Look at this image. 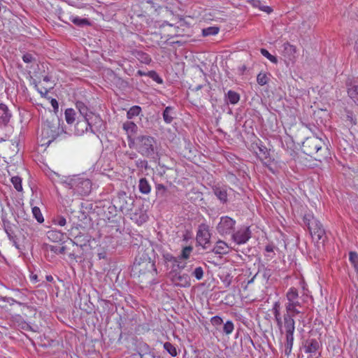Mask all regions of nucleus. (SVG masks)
Here are the masks:
<instances>
[{"label":"nucleus","mask_w":358,"mask_h":358,"mask_svg":"<svg viewBox=\"0 0 358 358\" xmlns=\"http://www.w3.org/2000/svg\"><path fill=\"white\" fill-rule=\"evenodd\" d=\"M302 150L306 155L320 162L328 157V148L321 136H313L306 138L302 143Z\"/></svg>","instance_id":"1"},{"label":"nucleus","mask_w":358,"mask_h":358,"mask_svg":"<svg viewBox=\"0 0 358 358\" xmlns=\"http://www.w3.org/2000/svg\"><path fill=\"white\" fill-rule=\"evenodd\" d=\"M24 71L27 74V78L29 79L30 83L37 87V83H40L42 78V73H45L44 70L40 68L37 55L34 52H26L24 54Z\"/></svg>","instance_id":"2"},{"label":"nucleus","mask_w":358,"mask_h":358,"mask_svg":"<svg viewBox=\"0 0 358 358\" xmlns=\"http://www.w3.org/2000/svg\"><path fill=\"white\" fill-rule=\"evenodd\" d=\"M132 271L139 275L150 273L153 277L157 276L158 274L155 262L152 260L145 252L138 253L135 257L132 266Z\"/></svg>","instance_id":"3"},{"label":"nucleus","mask_w":358,"mask_h":358,"mask_svg":"<svg viewBox=\"0 0 358 358\" xmlns=\"http://www.w3.org/2000/svg\"><path fill=\"white\" fill-rule=\"evenodd\" d=\"M137 152L143 157L155 159L157 155V145L156 139L150 135H140V140L137 141Z\"/></svg>","instance_id":"4"},{"label":"nucleus","mask_w":358,"mask_h":358,"mask_svg":"<svg viewBox=\"0 0 358 358\" xmlns=\"http://www.w3.org/2000/svg\"><path fill=\"white\" fill-rule=\"evenodd\" d=\"M114 206L123 214H129L133 208L134 199L131 195L127 194L125 192L120 191L117 195L113 199Z\"/></svg>","instance_id":"5"},{"label":"nucleus","mask_w":358,"mask_h":358,"mask_svg":"<svg viewBox=\"0 0 358 358\" xmlns=\"http://www.w3.org/2000/svg\"><path fill=\"white\" fill-rule=\"evenodd\" d=\"M69 185L75 194L80 196H87L92 190V182L87 178L77 177L71 179Z\"/></svg>","instance_id":"6"},{"label":"nucleus","mask_w":358,"mask_h":358,"mask_svg":"<svg viewBox=\"0 0 358 358\" xmlns=\"http://www.w3.org/2000/svg\"><path fill=\"white\" fill-rule=\"evenodd\" d=\"M236 220L229 216H222L216 227L219 234L221 236L231 235L234 232L236 225Z\"/></svg>","instance_id":"7"},{"label":"nucleus","mask_w":358,"mask_h":358,"mask_svg":"<svg viewBox=\"0 0 358 358\" xmlns=\"http://www.w3.org/2000/svg\"><path fill=\"white\" fill-rule=\"evenodd\" d=\"M321 343L315 338L307 339L303 343L304 352L309 354L308 358H319L321 356Z\"/></svg>","instance_id":"8"},{"label":"nucleus","mask_w":358,"mask_h":358,"mask_svg":"<svg viewBox=\"0 0 358 358\" xmlns=\"http://www.w3.org/2000/svg\"><path fill=\"white\" fill-rule=\"evenodd\" d=\"M231 240L238 245L245 244L252 236L250 227L241 226L236 231L231 234Z\"/></svg>","instance_id":"9"},{"label":"nucleus","mask_w":358,"mask_h":358,"mask_svg":"<svg viewBox=\"0 0 358 358\" xmlns=\"http://www.w3.org/2000/svg\"><path fill=\"white\" fill-rule=\"evenodd\" d=\"M210 237L209 226L204 223L199 224L196 233L197 243L201 245L203 249H207L208 246L206 245L210 243Z\"/></svg>","instance_id":"10"},{"label":"nucleus","mask_w":358,"mask_h":358,"mask_svg":"<svg viewBox=\"0 0 358 358\" xmlns=\"http://www.w3.org/2000/svg\"><path fill=\"white\" fill-rule=\"evenodd\" d=\"M90 131L94 134L101 133L106 130V126L105 122L99 115L92 113L87 118Z\"/></svg>","instance_id":"11"},{"label":"nucleus","mask_w":358,"mask_h":358,"mask_svg":"<svg viewBox=\"0 0 358 358\" xmlns=\"http://www.w3.org/2000/svg\"><path fill=\"white\" fill-rule=\"evenodd\" d=\"M164 264L168 267L169 263L171 264V271L182 270L185 268V264H182L179 256L174 257L172 254L163 251L162 253Z\"/></svg>","instance_id":"12"},{"label":"nucleus","mask_w":358,"mask_h":358,"mask_svg":"<svg viewBox=\"0 0 358 358\" xmlns=\"http://www.w3.org/2000/svg\"><path fill=\"white\" fill-rule=\"evenodd\" d=\"M180 270L171 271L169 275L171 281L177 286L187 287L190 286V277L187 273H181Z\"/></svg>","instance_id":"13"},{"label":"nucleus","mask_w":358,"mask_h":358,"mask_svg":"<svg viewBox=\"0 0 358 358\" xmlns=\"http://www.w3.org/2000/svg\"><path fill=\"white\" fill-rule=\"evenodd\" d=\"M345 86L349 97L358 105V78H348Z\"/></svg>","instance_id":"14"},{"label":"nucleus","mask_w":358,"mask_h":358,"mask_svg":"<svg viewBox=\"0 0 358 358\" xmlns=\"http://www.w3.org/2000/svg\"><path fill=\"white\" fill-rule=\"evenodd\" d=\"M303 222L307 226L309 232L323 227L321 222L311 214H306L303 217Z\"/></svg>","instance_id":"15"},{"label":"nucleus","mask_w":358,"mask_h":358,"mask_svg":"<svg viewBox=\"0 0 358 358\" xmlns=\"http://www.w3.org/2000/svg\"><path fill=\"white\" fill-rule=\"evenodd\" d=\"M12 117L8 106L3 103L0 104V127L8 125Z\"/></svg>","instance_id":"16"},{"label":"nucleus","mask_w":358,"mask_h":358,"mask_svg":"<svg viewBox=\"0 0 358 358\" xmlns=\"http://www.w3.org/2000/svg\"><path fill=\"white\" fill-rule=\"evenodd\" d=\"M240 99L241 95L238 92L231 90L225 93L224 97V102L227 105H235L239 102Z\"/></svg>","instance_id":"17"},{"label":"nucleus","mask_w":358,"mask_h":358,"mask_svg":"<svg viewBox=\"0 0 358 358\" xmlns=\"http://www.w3.org/2000/svg\"><path fill=\"white\" fill-rule=\"evenodd\" d=\"M90 129L89 122L87 119L78 117V121L75 125V130L78 135H82Z\"/></svg>","instance_id":"18"},{"label":"nucleus","mask_w":358,"mask_h":358,"mask_svg":"<svg viewBox=\"0 0 358 358\" xmlns=\"http://www.w3.org/2000/svg\"><path fill=\"white\" fill-rule=\"evenodd\" d=\"M213 192L221 203H226L228 201V195L225 187L215 186L213 187Z\"/></svg>","instance_id":"19"},{"label":"nucleus","mask_w":358,"mask_h":358,"mask_svg":"<svg viewBox=\"0 0 358 358\" xmlns=\"http://www.w3.org/2000/svg\"><path fill=\"white\" fill-rule=\"evenodd\" d=\"M210 252L217 255H226L229 252V246L224 241L219 240Z\"/></svg>","instance_id":"20"},{"label":"nucleus","mask_w":358,"mask_h":358,"mask_svg":"<svg viewBox=\"0 0 358 358\" xmlns=\"http://www.w3.org/2000/svg\"><path fill=\"white\" fill-rule=\"evenodd\" d=\"M310 234L312 238L315 239L317 243L321 241L322 243H324L327 240L326 232L323 227L311 231Z\"/></svg>","instance_id":"21"},{"label":"nucleus","mask_w":358,"mask_h":358,"mask_svg":"<svg viewBox=\"0 0 358 358\" xmlns=\"http://www.w3.org/2000/svg\"><path fill=\"white\" fill-rule=\"evenodd\" d=\"M283 324L286 334H294L295 329V322L288 315H283Z\"/></svg>","instance_id":"22"},{"label":"nucleus","mask_w":358,"mask_h":358,"mask_svg":"<svg viewBox=\"0 0 358 358\" xmlns=\"http://www.w3.org/2000/svg\"><path fill=\"white\" fill-rule=\"evenodd\" d=\"M259 154L258 157L260 160L264 161L265 164L271 162V157L270 156V150L264 145H260L257 146Z\"/></svg>","instance_id":"23"},{"label":"nucleus","mask_w":358,"mask_h":358,"mask_svg":"<svg viewBox=\"0 0 358 358\" xmlns=\"http://www.w3.org/2000/svg\"><path fill=\"white\" fill-rule=\"evenodd\" d=\"M69 20L72 22L75 25L79 27H85L91 26V22L87 18H81L78 16L71 15L69 17Z\"/></svg>","instance_id":"24"},{"label":"nucleus","mask_w":358,"mask_h":358,"mask_svg":"<svg viewBox=\"0 0 358 358\" xmlns=\"http://www.w3.org/2000/svg\"><path fill=\"white\" fill-rule=\"evenodd\" d=\"M76 106L82 118L87 119L90 117V115L93 113L92 111H90L87 106L83 101H78L76 103Z\"/></svg>","instance_id":"25"},{"label":"nucleus","mask_w":358,"mask_h":358,"mask_svg":"<svg viewBox=\"0 0 358 358\" xmlns=\"http://www.w3.org/2000/svg\"><path fill=\"white\" fill-rule=\"evenodd\" d=\"M173 110H174V108L172 106H166L164 108V110L162 113V117H163L164 121L166 124H171L172 122V121L173 120V119H174L173 115L175 114Z\"/></svg>","instance_id":"26"},{"label":"nucleus","mask_w":358,"mask_h":358,"mask_svg":"<svg viewBox=\"0 0 358 358\" xmlns=\"http://www.w3.org/2000/svg\"><path fill=\"white\" fill-rule=\"evenodd\" d=\"M155 352V349L150 347L145 343H141L138 347V355L140 358L144 357L145 354H152Z\"/></svg>","instance_id":"27"},{"label":"nucleus","mask_w":358,"mask_h":358,"mask_svg":"<svg viewBox=\"0 0 358 358\" xmlns=\"http://www.w3.org/2000/svg\"><path fill=\"white\" fill-rule=\"evenodd\" d=\"M47 127H44L42 129V135H47L48 137H51V140H49L48 144H50L53 140L56 139L58 136V133L55 130L52 129L50 122L46 124Z\"/></svg>","instance_id":"28"},{"label":"nucleus","mask_w":358,"mask_h":358,"mask_svg":"<svg viewBox=\"0 0 358 358\" xmlns=\"http://www.w3.org/2000/svg\"><path fill=\"white\" fill-rule=\"evenodd\" d=\"M155 189H156V196L158 198L166 199L170 194V192L168 190V188L162 184H156Z\"/></svg>","instance_id":"29"},{"label":"nucleus","mask_w":358,"mask_h":358,"mask_svg":"<svg viewBox=\"0 0 358 358\" xmlns=\"http://www.w3.org/2000/svg\"><path fill=\"white\" fill-rule=\"evenodd\" d=\"M138 189L144 194H148L150 192L151 187L145 178H142L139 180Z\"/></svg>","instance_id":"30"},{"label":"nucleus","mask_w":358,"mask_h":358,"mask_svg":"<svg viewBox=\"0 0 358 358\" xmlns=\"http://www.w3.org/2000/svg\"><path fill=\"white\" fill-rule=\"evenodd\" d=\"M65 120L69 124H73L76 119V113L73 108H67L64 113Z\"/></svg>","instance_id":"31"},{"label":"nucleus","mask_w":358,"mask_h":358,"mask_svg":"<svg viewBox=\"0 0 358 358\" xmlns=\"http://www.w3.org/2000/svg\"><path fill=\"white\" fill-rule=\"evenodd\" d=\"M93 210V204L89 201H85L80 203V213L87 217V214Z\"/></svg>","instance_id":"32"},{"label":"nucleus","mask_w":358,"mask_h":358,"mask_svg":"<svg viewBox=\"0 0 358 358\" xmlns=\"http://www.w3.org/2000/svg\"><path fill=\"white\" fill-rule=\"evenodd\" d=\"M286 313L284 315H288L289 317L293 318L298 314L301 313V311L298 308H294L292 305H285Z\"/></svg>","instance_id":"33"},{"label":"nucleus","mask_w":358,"mask_h":358,"mask_svg":"<svg viewBox=\"0 0 358 358\" xmlns=\"http://www.w3.org/2000/svg\"><path fill=\"white\" fill-rule=\"evenodd\" d=\"M220 28L218 27H208L202 29L203 36H214L218 34Z\"/></svg>","instance_id":"34"},{"label":"nucleus","mask_w":358,"mask_h":358,"mask_svg":"<svg viewBox=\"0 0 358 358\" xmlns=\"http://www.w3.org/2000/svg\"><path fill=\"white\" fill-rule=\"evenodd\" d=\"M141 112V108L140 106H134L127 111V117L128 119H133L134 117L138 116Z\"/></svg>","instance_id":"35"},{"label":"nucleus","mask_w":358,"mask_h":358,"mask_svg":"<svg viewBox=\"0 0 358 358\" xmlns=\"http://www.w3.org/2000/svg\"><path fill=\"white\" fill-rule=\"evenodd\" d=\"M123 129L129 134H134L136 132L138 127L133 122H126L123 124Z\"/></svg>","instance_id":"36"},{"label":"nucleus","mask_w":358,"mask_h":358,"mask_svg":"<svg viewBox=\"0 0 358 358\" xmlns=\"http://www.w3.org/2000/svg\"><path fill=\"white\" fill-rule=\"evenodd\" d=\"M349 259L355 271L358 273V254L356 252H350Z\"/></svg>","instance_id":"37"},{"label":"nucleus","mask_w":358,"mask_h":358,"mask_svg":"<svg viewBox=\"0 0 358 358\" xmlns=\"http://www.w3.org/2000/svg\"><path fill=\"white\" fill-rule=\"evenodd\" d=\"M164 349L169 352L172 357L177 356V350L176 347L169 342H166L164 343Z\"/></svg>","instance_id":"38"},{"label":"nucleus","mask_w":358,"mask_h":358,"mask_svg":"<svg viewBox=\"0 0 358 358\" xmlns=\"http://www.w3.org/2000/svg\"><path fill=\"white\" fill-rule=\"evenodd\" d=\"M286 296L288 302H291L295 299H297L299 297L297 289L294 287L290 288L287 292Z\"/></svg>","instance_id":"39"},{"label":"nucleus","mask_w":358,"mask_h":358,"mask_svg":"<svg viewBox=\"0 0 358 358\" xmlns=\"http://www.w3.org/2000/svg\"><path fill=\"white\" fill-rule=\"evenodd\" d=\"M32 214L38 222H39V223L43 222L44 218H43V216L39 208H38L37 206H33L32 207Z\"/></svg>","instance_id":"40"},{"label":"nucleus","mask_w":358,"mask_h":358,"mask_svg":"<svg viewBox=\"0 0 358 358\" xmlns=\"http://www.w3.org/2000/svg\"><path fill=\"white\" fill-rule=\"evenodd\" d=\"M10 181L15 187V189L19 192L22 190V179L20 177L14 176L12 177Z\"/></svg>","instance_id":"41"},{"label":"nucleus","mask_w":358,"mask_h":358,"mask_svg":"<svg viewBox=\"0 0 358 358\" xmlns=\"http://www.w3.org/2000/svg\"><path fill=\"white\" fill-rule=\"evenodd\" d=\"M192 250H193V248L192 246H190V245L185 246L182 250L181 254L179 255V257L181 259H187L189 257L190 254L192 252Z\"/></svg>","instance_id":"42"},{"label":"nucleus","mask_w":358,"mask_h":358,"mask_svg":"<svg viewBox=\"0 0 358 358\" xmlns=\"http://www.w3.org/2000/svg\"><path fill=\"white\" fill-rule=\"evenodd\" d=\"M275 248V246L273 243H268L265 246V251L267 254H266V256L269 257L270 259H273L274 256L275 255V253L274 252V249Z\"/></svg>","instance_id":"43"},{"label":"nucleus","mask_w":358,"mask_h":358,"mask_svg":"<svg viewBox=\"0 0 358 358\" xmlns=\"http://www.w3.org/2000/svg\"><path fill=\"white\" fill-rule=\"evenodd\" d=\"M63 236V234L60 232L56 231H50L48 232V237L49 239L54 242H57L58 241L61 240V237Z\"/></svg>","instance_id":"44"},{"label":"nucleus","mask_w":358,"mask_h":358,"mask_svg":"<svg viewBox=\"0 0 358 358\" xmlns=\"http://www.w3.org/2000/svg\"><path fill=\"white\" fill-rule=\"evenodd\" d=\"M260 52H261V53H262V55L263 56L266 57L272 63H273V64H277L278 63L277 57L273 56V55H272L271 54H270V52L266 49L262 48L260 50Z\"/></svg>","instance_id":"45"},{"label":"nucleus","mask_w":358,"mask_h":358,"mask_svg":"<svg viewBox=\"0 0 358 358\" xmlns=\"http://www.w3.org/2000/svg\"><path fill=\"white\" fill-rule=\"evenodd\" d=\"M147 76L155 82H157L158 84L163 83L162 78L159 76V74L155 71H149L148 72H147Z\"/></svg>","instance_id":"46"},{"label":"nucleus","mask_w":358,"mask_h":358,"mask_svg":"<svg viewBox=\"0 0 358 358\" xmlns=\"http://www.w3.org/2000/svg\"><path fill=\"white\" fill-rule=\"evenodd\" d=\"M269 78L264 73H259L257 76V82L259 85H264L267 84Z\"/></svg>","instance_id":"47"},{"label":"nucleus","mask_w":358,"mask_h":358,"mask_svg":"<svg viewBox=\"0 0 358 358\" xmlns=\"http://www.w3.org/2000/svg\"><path fill=\"white\" fill-rule=\"evenodd\" d=\"M234 323L231 321L229 320L226 323L224 324L223 332L225 334L229 335L232 333V331H234Z\"/></svg>","instance_id":"48"},{"label":"nucleus","mask_w":358,"mask_h":358,"mask_svg":"<svg viewBox=\"0 0 358 358\" xmlns=\"http://www.w3.org/2000/svg\"><path fill=\"white\" fill-rule=\"evenodd\" d=\"M128 144L130 148H134L136 151L138 150L137 141L140 140V135L135 138H132L130 135H128Z\"/></svg>","instance_id":"49"},{"label":"nucleus","mask_w":358,"mask_h":358,"mask_svg":"<svg viewBox=\"0 0 358 358\" xmlns=\"http://www.w3.org/2000/svg\"><path fill=\"white\" fill-rule=\"evenodd\" d=\"M49 250L51 252H52L57 255L64 254L66 252V246L59 247V246H57V245H50Z\"/></svg>","instance_id":"50"},{"label":"nucleus","mask_w":358,"mask_h":358,"mask_svg":"<svg viewBox=\"0 0 358 358\" xmlns=\"http://www.w3.org/2000/svg\"><path fill=\"white\" fill-rule=\"evenodd\" d=\"M192 275L198 280H201L203 277V270L202 267H196L192 272Z\"/></svg>","instance_id":"51"},{"label":"nucleus","mask_w":358,"mask_h":358,"mask_svg":"<svg viewBox=\"0 0 358 358\" xmlns=\"http://www.w3.org/2000/svg\"><path fill=\"white\" fill-rule=\"evenodd\" d=\"M135 164L138 169H145V170L149 169L148 162L145 159H139L136 161Z\"/></svg>","instance_id":"52"},{"label":"nucleus","mask_w":358,"mask_h":358,"mask_svg":"<svg viewBox=\"0 0 358 358\" xmlns=\"http://www.w3.org/2000/svg\"><path fill=\"white\" fill-rule=\"evenodd\" d=\"M53 222L55 224H57L59 226L63 227L66 224V218L61 215H57L55 217L53 218Z\"/></svg>","instance_id":"53"},{"label":"nucleus","mask_w":358,"mask_h":358,"mask_svg":"<svg viewBox=\"0 0 358 358\" xmlns=\"http://www.w3.org/2000/svg\"><path fill=\"white\" fill-rule=\"evenodd\" d=\"M273 315H274V317H275V320L277 322V325L281 328L282 327V317H281V315H280V310H273Z\"/></svg>","instance_id":"54"},{"label":"nucleus","mask_w":358,"mask_h":358,"mask_svg":"<svg viewBox=\"0 0 358 358\" xmlns=\"http://www.w3.org/2000/svg\"><path fill=\"white\" fill-rule=\"evenodd\" d=\"M309 129L313 132V136H321L322 138L327 139L325 136L315 125H312Z\"/></svg>","instance_id":"55"},{"label":"nucleus","mask_w":358,"mask_h":358,"mask_svg":"<svg viewBox=\"0 0 358 358\" xmlns=\"http://www.w3.org/2000/svg\"><path fill=\"white\" fill-rule=\"evenodd\" d=\"M294 343V334H286V343L285 345L287 347L292 348Z\"/></svg>","instance_id":"56"},{"label":"nucleus","mask_w":358,"mask_h":358,"mask_svg":"<svg viewBox=\"0 0 358 358\" xmlns=\"http://www.w3.org/2000/svg\"><path fill=\"white\" fill-rule=\"evenodd\" d=\"M210 322L213 325L218 326L222 324L223 320L220 316L215 315L211 318Z\"/></svg>","instance_id":"57"},{"label":"nucleus","mask_w":358,"mask_h":358,"mask_svg":"<svg viewBox=\"0 0 358 358\" xmlns=\"http://www.w3.org/2000/svg\"><path fill=\"white\" fill-rule=\"evenodd\" d=\"M285 50L290 54H294L296 52V47L289 44V43H286L284 44Z\"/></svg>","instance_id":"58"},{"label":"nucleus","mask_w":358,"mask_h":358,"mask_svg":"<svg viewBox=\"0 0 358 358\" xmlns=\"http://www.w3.org/2000/svg\"><path fill=\"white\" fill-rule=\"evenodd\" d=\"M138 55H141V58L144 60L145 63L149 64L151 62V58L148 54L141 52H138Z\"/></svg>","instance_id":"59"},{"label":"nucleus","mask_w":358,"mask_h":358,"mask_svg":"<svg viewBox=\"0 0 358 358\" xmlns=\"http://www.w3.org/2000/svg\"><path fill=\"white\" fill-rule=\"evenodd\" d=\"M37 31H38V29L35 27H27V29H25L24 27V32H26V33L29 34L33 36L35 35L36 32H37Z\"/></svg>","instance_id":"60"},{"label":"nucleus","mask_w":358,"mask_h":358,"mask_svg":"<svg viewBox=\"0 0 358 358\" xmlns=\"http://www.w3.org/2000/svg\"><path fill=\"white\" fill-rule=\"evenodd\" d=\"M29 278H30V280L31 282L33 283H36L38 282V275L36 274H34L31 270H30V268L29 267Z\"/></svg>","instance_id":"61"},{"label":"nucleus","mask_w":358,"mask_h":358,"mask_svg":"<svg viewBox=\"0 0 358 358\" xmlns=\"http://www.w3.org/2000/svg\"><path fill=\"white\" fill-rule=\"evenodd\" d=\"M50 103L54 108L55 113H57L58 109H59V104H58L57 101L55 99L52 98V99H51Z\"/></svg>","instance_id":"62"},{"label":"nucleus","mask_w":358,"mask_h":358,"mask_svg":"<svg viewBox=\"0 0 358 358\" xmlns=\"http://www.w3.org/2000/svg\"><path fill=\"white\" fill-rule=\"evenodd\" d=\"M35 327L36 328H34V327H31L29 324H25V322H24V331L30 330L34 332H36L37 329H38V327L35 326Z\"/></svg>","instance_id":"63"},{"label":"nucleus","mask_w":358,"mask_h":358,"mask_svg":"<svg viewBox=\"0 0 358 358\" xmlns=\"http://www.w3.org/2000/svg\"><path fill=\"white\" fill-rule=\"evenodd\" d=\"M285 305H292L294 308H301V303L299 301L298 299H295L294 301H292L291 302H287Z\"/></svg>","instance_id":"64"}]
</instances>
